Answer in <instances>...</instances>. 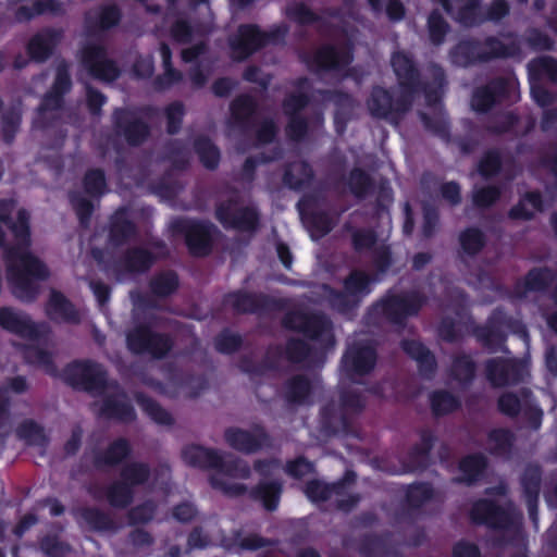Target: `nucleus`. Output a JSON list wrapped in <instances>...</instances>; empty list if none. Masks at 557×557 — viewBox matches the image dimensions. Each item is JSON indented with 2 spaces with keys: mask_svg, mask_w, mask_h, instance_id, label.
I'll return each mask as SVG.
<instances>
[{
  "mask_svg": "<svg viewBox=\"0 0 557 557\" xmlns=\"http://www.w3.org/2000/svg\"><path fill=\"white\" fill-rule=\"evenodd\" d=\"M14 209L13 201H0V247L5 249L8 280L13 294L23 301H32L38 293L33 278L44 280L49 273L46 267L27 251V212L18 209L16 221L12 222Z\"/></svg>",
  "mask_w": 557,
  "mask_h": 557,
  "instance_id": "1",
  "label": "nucleus"
},
{
  "mask_svg": "<svg viewBox=\"0 0 557 557\" xmlns=\"http://www.w3.org/2000/svg\"><path fill=\"white\" fill-rule=\"evenodd\" d=\"M187 465L199 468H211L215 472L211 476V485L228 496H237L245 492V486L236 480L249 476L250 469L242 460L232 459L218 450L201 446H188L183 451Z\"/></svg>",
  "mask_w": 557,
  "mask_h": 557,
  "instance_id": "2",
  "label": "nucleus"
},
{
  "mask_svg": "<svg viewBox=\"0 0 557 557\" xmlns=\"http://www.w3.org/2000/svg\"><path fill=\"white\" fill-rule=\"evenodd\" d=\"M518 50L519 48L513 37L503 36L499 39H488L481 45L460 42L451 52L450 58L454 64L467 66L475 61L513 55Z\"/></svg>",
  "mask_w": 557,
  "mask_h": 557,
  "instance_id": "3",
  "label": "nucleus"
},
{
  "mask_svg": "<svg viewBox=\"0 0 557 557\" xmlns=\"http://www.w3.org/2000/svg\"><path fill=\"white\" fill-rule=\"evenodd\" d=\"M285 33L286 28L283 26L273 28L269 34L260 33L252 25L242 26L237 35L231 40L233 55L236 59H244L263 45L278 41Z\"/></svg>",
  "mask_w": 557,
  "mask_h": 557,
  "instance_id": "4",
  "label": "nucleus"
},
{
  "mask_svg": "<svg viewBox=\"0 0 557 557\" xmlns=\"http://www.w3.org/2000/svg\"><path fill=\"white\" fill-rule=\"evenodd\" d=\"M84 66L90 75L102 81H113L119 75L115 64L107 57V52L98 38H87L81 52Z\"/></svg>",
  "mask_w": 557,
  "mask_h": 557,
  "instance_id": "5",
  "label": "nucleus"
},
{
  "mask_svg": "<svg viewBox=\"0 0 557 557\" xmlns=\"http://www.w3.org/2000/svg\"><path fill=\"white\" fill-rule=\"evenodd\" d=\"M0 326L34 342L46 337L49 333L47 325L35 324L27 314L7 307L0 309Z\"/></svg>",
  "mask_w": 557,
  "mask_h": 557,
  "instance_id": "6",
  "label": "nucleus"
},
{
  "mask_svg": "<svg viewBox=\"0 0 557 557\" xmlns=\"http://www.w3.org/2000/svg\"><path fill=\"white\" fill-rule=\"evenodd\" d=\"M66 380L74 386H79L88 391H97L106 387L108 391H114V385L106 384V373L103 369L90 362H75L65 370Z\"/></svg>",
  "mask_w": 557,
  "mask_h": 557,
  "instance_id": "7",
  "label": "nucleus"
},
{
  "mask_svg": "<svg viewBox=\"0 0 557 557\" xmlns=\"http://www.w3.org/2000/svg\"><path fill=\"white\" fill-rule=\"evenodd\" d=\"M173 232L184 234L186 244L193 255L203 256L209 252L213 226L187 220H176L171 224Z\"/></svg>",
  "mask_w": 557,
  "mask_h": 557,
  "instance_id": "8",
  "label": "nucleus"
},
{
  "mask_svg": "<svg viewBox=\"0 0 557 557\" xmlns=\"http://www.w3.org/2000/svg\"><path fill=\"white\" fill-rule=\"evenodd\" d=\"M375 364V351L370 344L357 342L351 345L343 358V372L350 381L369 373Z\"/></svg>",
  "mask_w": 557,
  "mask_h": 557,
  "instance_id": "9",
  "label": "nucleus"
},
{
  "mask_svg": "<svg viewBox=\"0 0 557 557\" xmlns=\"http://www.w3.org/2000/svg\"><path fill=\"white\" fill-rule=\"evenodd\" d=\"M285 324L295 330L302 331L311 338L320 341L323 345H333V334L330 322L322 315L308 317L301 312L290 313Z\"/></svg>",
  "mask_w": 557,
  "mask_h": 557,
  "instance_id": "10",
  "label": "nucleus"
},
{
  "mask_svg": "<svg viewBox=\"0 0 557 557\" xmlns=\"http://www.w3.org/2000/svg\"><path fill=\"white\" fill-rule=\"evenodd\" d=\"M471 516L474 521L495 528L518 527L521 520L520 515L513 508L503 509L486 500L476 503L471 511Z\"/></svg>",
  "mask_w": 557,
  "mask_h": 557,
  "instance_id": "11",
  "label": "nucleus"
},
{
  "mask_svg": "<svg viewBox=\"0 0 557 557\" xmlns=\"http://www.w3.org/2000/svg\"><path fill=\"white\" fill-rule=\"evenodd\" d=\"M148 471L144 465H129L122 474V481L113 484L108 493V498L113 506L124 507L132 499V485L144 482Z\"/></svg>",
  "mask_w": 557,
  "mask_h": 557,
  "instance_id": "12",
  "label": "nucleus"
},
{
  "mask_svg": "<svg viewBox=\"0 0 557 557\" xmlns=\"http://www.w3.org/2000/svg\"><path fill=\"white\" fill-rule=\"evenodd\" d=\"M127 345L135 352H149L154 357H162L171 347L168 338L152 334L145 327L136 329L129 333Z\"/></svg>",
  "mask_w": 557,
  "mask_h": 557,
  "instance_id": "13",
  "label": "nucleus"
},
{
  "mask_svg": "<svg viewBox=\"0 0 557 557\" xmlns=\"http://www.w3.org/2000/svg\"><path fill=\"white\" fill-rule=\"evenodd\" d=\"M410 102L407 98L393 101L389 94L382 89H373L368 100V109L375 117H384L394 121L395 116L405 113L409 109Z\"/></svg>",
  "mask_w": 557,
  "mask_h": 557,
  "instance_id": "14",
  "label": "nucleus"
},
{
  "mask_svg": "<svg viewBox=\"0 0 557 557\" xmlns=\"http://www.w3.org/2000/svg\"><path fill=\"white\" fill-rule=\"evenodd\" d=\"M422 299L417 294L389 296L376 306V310L392 320H399L418 312Z\"/></svg>",
  "mask_w": 557,
  "mask_h": 557,
  "instance_id": "15",
  "label": "nucleus"
},
{
  "mask_svg": "<svg viewBox=\"0 0 557 557\" xmlns=\"http://www.w3.org/2000/svg\"><path fill=\"white\" fill-rule=\"evenodd\" d=\"M216 216L225 226L243 231L253 230L258 221L257 213L253 209H238L234 202L221 205L216 211Z\"/></svg>",
  "mask_w": 557,
  "mask_h": 557,
  "instance_id": "16",
  "label": "nucleus"
},
{
  "mask_svg": "<svg viewBox=\"0 0 557 557\" xmlns=\"http://www.w3.org/2000/svg\"><path fill=\"white\" fill-rule=\"evenodd\" d=\"M224 437L232 448L247 454L255 453L267 443V436L260 428L251 431L228 429Z\"/></svg>",
  "mask_w": 557,
  "mask_h": 557,
  "instance_id": "17",
  "label": "nucleus"
},
{
  "mask_svg": "<svg viewBox=\"0 0 557 557\" xmlns=\"http://www.w3.org/2000/svg\"><path fill=\"white\" fill-rule=\"evenodd\" d=\"M522 367L511 359L495 358L486 364V375L494 386L513 383L522 377Z\"/></svg>",
  "mask_w": 557,
  "mask_h": 557,
  "instance_id": "18",
  "label": "nucleus"
},
{
  "mask_svg": "<svg viewBox=\"0 0 557 557\" xmlns=\"http://www.w3.org/2000/svg\"><path fill=\"white\" fill-rule=\"evenodd\" d=\"M62 37L61 32L45 29L36 34L28 44V53L36 61H45L52 53Z\"/></svg>",
  "mask_w": 557,
  "mask_h": 557,
  "instance_id": "19",
  "label": "nucleus"
},
{
  "mask_svg": "<svg viewBox=\"0 0 557 557\" xmlns=\"http://www.w3.org/2000/svg\"><path fill=\"white\" fill-rule=\"evenodd\" d=\"M547 284L554 286L553 297L557 302V275L554 276L548 270L531 271L524 282L517 286L516 294L520 298L528 297L533 292L542 290Z\"/></svg>",
  "mask_w": 557,
  "mask_h": 557,
  "instance_id": "20",
  "label": "nucleus"
},
{
  "mask_svg": "<svg viewBox=\"0 0 557 557\" xmlns=\"http://www.w3.org/2000/svg\"><path fill=\"white\" fill-rule=\"evenodd\" d=\"M71 82L65 65H60L57 70V76L52 90L47 95L40 108L39 114L46 117L50 111L59 109L61 106V95L70 89Z\"/></svg>",
  "mask_w": 557,
  "mask_h": 557,
  "instance_id": "21",
  "label": "nucleus"
},
{
  "mask_svg": "<svg viewBox=\"0 0 557 557\" xmlns=\"http://www.w3.org/2000/svg\"><path fill=\"white\" fill-rule=\"evenodd\" d=\"M508 88H513L512 82L497 81L487 87L478 89L471 101L472 108L476 111H486Z\"/></svg>",
  "mask_w": 557,
  "mask_h": 557,
  "instance_id": "22",
  "label": "nucleus"
},
{
  "mask_svg": "<svg viewBox=\"0 0 557 557\" xmlns=\"http://www.w3.org/2000/svg\"><path fill=\"white\" fill-rule=\"evenodd\" d=\"M119 127L123 128L124 136L127 141L136 145L141 143L147 134V126L139 121L133 113L126 111H117L115 113Z\"/></svg>",
  "mask_w": 557,
  "mask_h": 557,
  "instance_id": "23",
  "label": "nucleus"
},
{
  "mask_svg": "<svg viewBox=\"0 0 557 557\" xmlns=\"http://www.w3.org/2000/svg\"><path fill=\"white\" fill-rule=\"evenodd\" d=\"M47 314L58 321L76 322L78 313L72 305L58 292L52 290L46 307Z\"/></svg>",
  "mask_w": 557,
  "mask_h": 557,
  "instance_id": "24",
  "label": "nucleus"
},
{
  "mask_svg": "<svg viewBox=\"0 0 557 557\" xmlns=\"http://www.w3.org/2000/svg\"><path fill=\"white\" fill-rule=\"evenodd\" d=\"M522 485L525 493L530 517L536 524L535 508L540 487V472L536 467H531L527 470L522 479Z\"/></svg>",
  "mask_w": 557,
  "mask_h": 557,
  "instance_id": "25",
  "label": "nucleus"
},
{
  "mask_svg": "<svg viewBox=\"0 0 557 557\" xmlns=\"http://www.w3.org/2000/svg\"><path fill=\"white\" fill-rule=\"evenodd\" d=\"M318 384L304 376L294 377L286 386L285 396L290 403L302 404L310 399Z\"/></svg>",
  "mask_w": 557,
  "mask_h": 557,
  "instance_id": "26",
  "label": "nucleus"
},
{
  "mask_svg": "<svg viewBox=\"0 0 557 557\" xmlns=\"http://www.w3.org/2000/svg\"><path fill=\"white\" fill-rule=\"evenodd\" d=\"M404 350L417 360L420 371L425 375L433 372L435 367L434 357L430 354L425 347L417 341H405L403 342Z\"/></svg>",
  "mask_w": 557,
  "mask_h": 557,
  "instance_id": "27",
  "label": "nucleus"
},
{
  "mask_svg": "<svg viewBox=\"0 0 557 557\" xmlns=\"http://www.w3.org/2000/svg\"><path fill=\"white\" fill-rule=\"evenodd\" d=\"M542 210L540 196L535 193H529L520 202L510 210V218L516 220H529L536 212Z\"/></svg>",
  "mask_w": 557,
  "mask_h": 557,
  "instance_id": "28",
  "label": "nucleus"
},
{
  "mask_svg": "<svg viewBox=\"0 0 557 557\" xmlns=\"http://www.w3.org/2000/svg\"><path fill=\"white\" fill-rule=\"evenodd\" d=\"M351 60L349 52L339 51L333 47L322 48L317 54V62L323 69L342 67Z\"/></svg>",
  "mask_w": 557,
  "mask_h": 557,
  "instance_id": "29",
  "label": "nucleus"
},
{
  "mask_svg": "<svg viewBox=\"0 0 557 557\" xmlns=\"http://www.w3.org/2000/svg\"><path fill=\"white\" fill-rule=\"evenodd\" d=\"M102 410L104 413L124 421H129L135 416L133 408L126 404L125 396L122 394H114V396L106 399Z\"/></svg>",
  "mask_w": 557,
  "mask_h": 557,
  "instance_id": "30",
  "label": "nucleus"
},
{
  "mask_svg": "<svg viewBox=\"0 0 557 557\" xmlns=\"http://www.w3.org/2000/svg\"><path fill=\"white\" fill-rule=\"evenodd\" d=\"M312 177L311 168L302 161L294 162L287 169L284 180L285 183L292 188H300L308 183Z\"/></svg>",
  "mask_w": 557,
  "mask_h": 557,
  "instance_id": "31",
  "label": "nucleus"
},
{
  "mask_svg": "<svg viewBox=\"0 0 557 557\" xmlns=\"http://www.w3.org/2000/svg\"><path fill=\"white\" fill-rule=\"evenodd\" d=\"M160 53L163 61L164 74L161 77H158L156 81L157 89L164 90L170 88L175 83L180 82L182 78L181 73L174 71L171 67V51L166 45H162L160 47Z\"/></svg>",
  "mask_w": 557,
  "mask_h": 557,
  "instance_id": "32",
  "label": "nucleus"
},
{
  "mask_svg": "<svg viewBox=\"0 0 557 557\" xmlns=\"http://www.w3.org/2000/svg\"><path fill=\"white\" fill-rule=\"evenodd\" d=\"M343 484L329 486L320 481H311L307 484L305 493L312 502H321L329 499L332 495L342 496Z\"/></svg>",
  "mask_w": 557,
  "mask_h": 557,
  "instance_id": "33",
  "label": "nucleus"
},
{
  "mask_svg": "<svg viewBox=\"0 0 557 557\" xmlns=\"http://www.w3.org/2000/svg\"><path fill=\"white\" fill-rule=\"evenodd\" d=\"M392 65L400 85L411 86L414 79V69L410 58L405 53L397 52L392 58Z\"/></svg>",
  "mask_w": 557,
  "mask_h": 557,
  "instance_id": "34",
  "label": "nucleus"
},
{
  "mask_svg": "<svg viewBox=\"0 0 557 557\" xmlns=\"http://www.w3.org/2000/svg\"><path fill=\"white\" fill-rule=\"evenodd\" d=\"M17 435L25 440L29 445L44 448L48 442V438L44 430L32 421L22 423L17 429Z\"/></svg>",
  "mask_w": 557,
  "mask_h": 557,
  "instance_id": "35",
  "label": "nucleus"
},
{
  "mask_svg": "<svg viewBox=\"0 0 557 557\" xmlns=\"http://www.w3.org/2000/svg\"><path fill=\"white\" fill-rule=\"evenodd\" d=\"M485 467V460L482 456L474 455L465 458L460 462L459 481L470 483L474 481Z\"/></svg>",
  "mask_w": 557,
  "mask_h": 557,
  "instance_id": "36",
  "label": "nucleus"
},
{
  "mask_svg": "<svg viewBox=\"0 0 557 557\" xmlns=\"http://www.w3.org/2000/svg\"><path fill=\"white\" fill-rule=\"evenodd\" d=\"M281 494V485L277 483L262 482L256 491V498L262 502L268 510H274L277 507Z\"/></svg>",
  "mask_w": 557,
  "mask_h": 557,
  "instance_id": "37",
  "label": "nucleus"
},
{
  "mask_svg": "<svg viewBox=\"0 0 557 557\" xmlns=\"http://www.w3.org/2000/svg\"><path fill=\"white\" fill-rule=\"evenodd\" d=\"M431 406L435 414H446L459 407V400L447 392H435L431 397Z\"/></svg>",
  "mask_w": 557,
  "mask_h": 557,
  "instance_id": "38",
  "label": "nucleus"
},
{
  "mask_svg": "<svg viewBox=\"0 0 557 557\" xmlns=\"http://www.w3.org/2000/svg\"><path fill=\"white\" fill-rule=\"evenodd\" d=\"M137 401L143 410L157 423L170 424L173 419L172 416L161 408L158 404L144 396H138Z\"/></svg>",
  "mask_w": 557,
  "mask_h": 557,
  "instance_id": "39",
  "label": "nucleus"
},
{
  "mask_svg": "<svg viewBox=\"0 0 557 557\" xmlns=\"http://www.w3.org/2000/svg\"><path fill=\"white\" fill-rule=\"evenodd\" d=\"M498 406L502 412L508 416L517 414L523 407L529 406V395L522 393V398L511 393H506L500 396Z\"/></svg>",
  "mask_w": 557,
  "mask_h": 557,
  "instance_id": "40",
  "label": "nucleus"
},
{
  "mask_svg": "<svg viewBox=\"0 0 557 557\" xmlns=\"http://www.w3.org/2000/svg\"><path fill=\"white\" fill-rule=\"evenodd\" d=\"M196 151L206 168L213 169L218 165L220 152L208 139H199L196 143Z\"/></svg>",
  "mask_w": 557,
  "mask_h": 557,
  "instance_id": "41",
  "label": "nucleus"
},
{
  "mask_svg": "<svg viewBox=\"0 0 557 557\" xmlns=\"http://www.w3.org/2000/svg\"><path fill=\"white\" fill-rule=\"evenodd\" d=\"M370 281L363 273H354L345 283L346 296L355 300L369 293Z\"/></svg>",
  "mask_w": 557,
  "mask_h": 557,
  "instance_id": "42",
  "label": "nucleus"
},
{
  "mask_svg": "<svg viewBox=\"0 0 557 557\" xmlns=\"http://www.w3.org/2000/svg\"><path fill=\"white\" fill-rule=\"evenodd\" d=\"M25 358L28 362L42 368L48 373H53L52 357L49 352L40 349L37 346H30L25 351Z\"/></svg>",
  "mask_w": 557,
  "mask_h": 557,
  "instance_id": "43",
  "label": "nucleus"
},
{
  "mask_svg": "<svg viewBox=\"0 0 557 557\" xmlns=\"http://www.w3.org/2000/svg\"><path fill=\"white\" fill-rule=\"evenodd\" d=\"M512 442L511 434L506 430H495L488 436L487 446L492 453L505 454Z\"/></svg>",
  "mask_w": 557,
  "mask_h": 557,
  "instance_id": "44",
  "label": "nucleus"
},
{
  "mask_svg": "<svg viewBox=\"0 0 557 557\" xmlns=\"http://www.w3.org/2000/svg\"><path fill=\"white\" fill-rule=\"evenodd\" d=\"M462 249L469 253H476L484 245L483 234L475 228H469L460 235Z\"/></svg>",
  "mask_w": 557,
  "mask_h": 557,
  "instance_id": "45",
  "label": "nucleus"
},
{
  "mask_svg": "<svg viewBox=\"0 0 557 557\" xmlns=\"http://www.w3.org/2000/svg\"><path fill=\"white\" fill-rule=\"evenodd\" d=\"M473 363L469 357L463 356L455 360L451 368V374L456 380L466 383L473 377Z\"/></svg>",
  "mask_w": 557,
  "mask_h": 557,
  "instance_id": "46",
  "label": "nucleus"
},
{
  "mask_svg": "<svg viewBox=\"0 0 557 557\" xmlns=\"http://www.w3.org/2000/svg\"><path fill=\"white\" fill-rule=\"evenodd\" d=\"M40 548L47 556L65 557L70 553V546L57 537L47 536L40 543Z\"/></svg>",
  "mask_w": 557,
  "mask_h": 557,
  "instance_id": "47",
  "label": "nucleus"
},
{
  "mask_svg": "<svg viewBox=\"0 0 557 557\" xmlns=\"http://www.w3.org/2000/svg\"><path fill=\"white\" fill-rule=\"evenodd\" d=\"M86 191L91 196H99L106 191V181L101 171H90L84 181Z\"/></svg>",
  "mask_w": 557,
  "mask_h": 557,
  "instance_id": "48",
  "label": "nucleus"
},
{
  "mask_svg": "<svg viewBox=\"0 0 557 557\" xmlns=\"http://www.w3.org/2000/svg\"><path fill=\"white\" fill-rule=\"evenodd\" d=\"M177 286V278L173 273L162 274L152 282V292L159 296L172 293Z\"/></svg>",
  "mask_w": 557,
  "mask_h": 557,
  "instance_id": "49",
  "label": "nucleus"
},
{
  "mask_svg": "<svg viewBox=\"0 0 557 557\" xmlns=\"http://www.w3.org/2000/svg\"><path fill=\"white\" fill-rule=\"evenodd\" d=\"M433 496V491L428 484L411 485L407 493L408 502L411 506H420Z\"/></svg>",
  "mask_w": 557,
  "mask_h": 557,
  "instance_id": "50",
  "label": "nucleus"
},
{
  "mask_svg": "<svg viewBox=\"0 0 557 557\" xmlns=\"http://www.w3.org/2000/svg\"><path fill=\"white\" fill-rule=\"evenodd\" d=\"M255 110L253 101L250 97L244 96L236 99L232 106V114L236 121H243Z\"/></svg>",
  "mask_w": 557,
  "mask_h": 557,
  "instance_id": "51",
  "label": "nucleus"
},
{
  "mask_svg": "<svg viewBox=\"0 0 557 557\" xmlns=\"http://www.w3.org/2000/svg\"><path fill=\"white\" fill-rule=\"evenodd\" d=\"M447 25L437 13H432L429 17L430 38L434 44H440L446 33Z\"/></svg>",
  "mask_w": 557,
  "mask_h": 557,
  "instance_id": "52",
  "label": "nucleus"
},
{
  "mask_svg": "<svg viewBox=\"0 0 557 557\" xmlns=\"http://www.w3.org/2000/svg\"><path fill=\"white\" fill-rule=\"evenodd\" d=\"M152 263V257L145 250L133 251L127 259V265L133 271H144Z\"/></svg>",
  "mask_w": 557,
  "mask_h": 557,
  "instance_id": "53",
  "label": "nucleus"
},
{
  "mask_svg": "<svg viewBox=\"0 0 557 557\" xmlns=\"http://www.w3.org/2000/svg\"><path fill=\"white\" fill-rule=\"evenodd\" d=\"M286 15L290 20L301 24L310 23L314 18V14L301 3H293L288 5L286 9Z\"/></svg>",
  "mask_w": 557,
  "mask_h": 557,
  "instance_id": "54",
  "label": "nucleus"
},
{
  "mask_svg": "<svg viewBox=\"0 0 557 557\" xmlns=\"http://www.w3.org/2000/svg\"><path fill=\"white\" fill-rule=\"evenodd\" d=\"M124 214V211L117 212L112 223L111 233L116 240H119L120 237H127L134 232V226L129 222L123 220Z\"/></svg>",
  "mask_w": 557,
  "mask_h": 557,
  "instance_id": "55",
  "label": "nucleus"
},
{
  "mask_svg": "<svg viewBox=\"0 0 557 557\" xmlns=\"http://www.w3.org/2000/svg\"><path fill=\"white\" fill-rule=\"evenodd\" d=\"M530 66L550 79L557 81V62L550 58H540L530 63Z\"/></svg>",
  "mask_w": 557,
  "mask_h": 557,
  "instance_id": "56",
  "label": "nucleus"
},
{
  "mask_svg": "<svg viewBox=\"0 0 557 557\" xmlns=\"http://www.w3.org/2000/svg\"><path fill=\"white\" fill-rule=\"evenodd\" d=\"M128 453V445L124 440L114 442L108 449L103 462L114 463L124 458Z\"/></svg>",
  "mask_w": 557,
  "mask_h": 557,
  "instance_id": "57",
  "label": "nucleus"
},
{
  "mask_svg": "<svg viewBox=\"0 0 557 557\" xmlns=\"http://www.w3.org/2000/svg\"><path fill=\"white\" fill-rule=\"evenodd\" d=\"M312 471H313L312 465L302 458H299L293 462H289L286 467V472L296 479L305 478L308 474H310Z\"/></svg>",
  "mask_w": 557,
  "mask_h": 557,
  "instance_id": "58",
  "label": "nucleus"
},
{
  "mask_svg": "<svg viewBox=\"0 0 557 557\" xmlns=\"http://www.w3.org/2000/svg\"><path fill=\"white\" fill-rule=\"evenodd\" d=\"M184 110L182 104L180 103H173L168 107L166 109V119H168V131L170 133H174L177 131L182 116H183Z\"/></svg>",
  "mask_w": 557,
  "mask_h": 557,
  "instance_id": "59",
  "label": "nucleus"
},
{
  "mask_svg": "<svg viewBox=\"0 0 557 557\" xmlns=\"http://www.w3.org/2000/svg\"><path fill=\"white\" fill-rule=\"evenodd\" d=\"M498 195L499 193L496 188H482L474 193L473 201L476 206L487 207L497 199Z\"/></svg>",
  "mask_w": 557,
  "mask_h": 557,
  "instance_id": "60",
  "label": "nucleus"
},
{
  "mask_svg": "<svg viewBox=\"0 0 557 557\" xmlns=\"http://www.w3.org/2000/svg\"><path fill=\"white\" fill-rule=\"evenodd\" d=\"M499 157L496 152H488L481 161L479 170L482 175L490 176L499 169Z\"/></svg>",
  "mask_w": 557,
  "mask_h": 557,
  "instance_id": "61",
  "label": "nucleus"
},
{
  "mask_svg": "<svg viewBox=\"0 0 557 557\" xmlns=\"http://www.w3.org/2000/svg\"><path fill=\"white\" fill-rule=\"evenodd\" d=\"M349 186L354 194L358 196L362 195L368 186L367 175L360 170L352 171L349 178Z\"/></svg>",
  "mask_w": 557,
  "mask_h": 557,
  "instance_id": "62",
  "label": "nucleus"
},
{
  "mask_svg": "<svg viewBox=\"0 0 557 557\" xmlns=\"http://www.w3.org/2000/svg\"><path fill=\"white\" fill-rule=\"evenodd\" d=\"M240 344V338L233 334H222L215 342L216 349L222 352H232Z\"/></svg>",
  "mask_w": 557,
  "mask_h": 557,
  "instance_id": "63",
  "label": "nucleus"
},
{
  "mask_svg": "<svg viewBox=\"0 0 557 557\" xmlns=\"http://www.w3.org/2000/svg\"><path fill=\"white\" fill-rule=\"evenodd\" d=\"M341 404L345 412H355L363 407V398L355 394H342Z\"/></svg>",
  "mask_w": 557,
  "mask_h": 557,
  "instance_id": "64",
  "label": "nucleus"
}]
</instances>
